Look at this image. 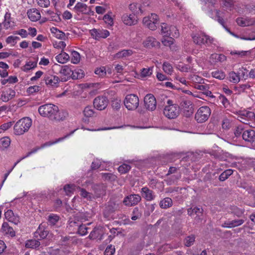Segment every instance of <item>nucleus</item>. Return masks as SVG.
<instances>
[{
    "mask_svg": "<svg viewBox=\"0 0 255 255\" xmlns=\"http://www.w3.org/2000/svg\"><path fill=\"white\" fill-rule=\"evenodd\" d=\"M38 112L42 117L47 118L53 121H63L67 116L66 112L59 111L58 107L52 104H46L40 106Z\"/></svg>",
    "mask_w": 255,
    "mask_h": 255,
    "instance_id": "nucleus-1",
    "label": "nucleus"
},
{
    "mask_svg": "<svg viewBox=\"0 0 255 255\" xmlns=\"http://www.w3.org/2000/svg\"><path fill=\"white\" fill-rule=\"evenodd\" d=\"M194 43L197 45H206L211 47H218L219 41L215 38L206 34L203 32H198L192 36Z\"/></svg>",
    "mask_w": 255,
    "mask_h": 255,
    "instance_id": "nucleus-2",
    "label": "nucleus"
},
{
    "mask_svg": "<svg viewBox=\"0 0 255 255\" xmlns=\"http://www.w3.org/2000/svg\"><path fill=\"white\" fill-rule=\"evenodd\" d=\"M32 125V120L28 117L23 118L18 120L14 126V133L16 135H22L27 132Z\"/></svg>",
    "mask_w": 255,
    "mask_h": 255,
    "instance_id": "nucleus-3",
    "label": "nucleus"
},
{
    "mask_svg": "<svg viewBox=\"0 0 255 255\" xmlns=\"http://www.w3.org/2000/svg\"><path fill=\"white\" fill-rule=\"evenodd\" d=\"M240 121L251 127L255 126V114L254 112L243 110L237 112Z\"/></svg>",
    "mask_w": 255,
    "mask_h": 255,
    "instance_id": "nucleus-4",
    "label": "nucleus"
},
{
    "mask_svg": "<svg viewBox=\"0 0 255 255\" xmlns=\"http://www.w3.org/2000/svg\"><path fill=\"white\" fill-rule=\"evenodd\" d=\"M168 105L164 109L163 114L168 119H175L179 114V107L176 104H173L171 100H168Z\"/></svg>",
    "mask_w": 255,
    "mask_h": 255,
    "instance_id": "nucleus-5",
    "label": "nucleus"
},
{
    "mask_svg": "<svg viewBox=\"0 0 255 255\" xmlns=\"http://www.w3.org/2000/svg\"><path fill=\"white\" fill-rule=\"evenodd\" d=\"M211 113V110L208 107L202 106L197 110L195 119L198 123H204L208 119Z\"/></svg>",
    "mask_w": 255,
    "mask_h": 255,
    "instance_id": "nucleus-6",
    "label": "nucleus"
},
{
    "mask_svg": "<svg viewBox=\"0 0 255 255\" xmlns=\"http://www.w3.org/2000/svg\"><path fill=\"white\" fill-rule=\"evenodd\" d=\"M124 105L128 110L136 109L139 105L138 97L134 94L128 95L124 100Z\"/></svg>",
    "mask_w": 255,
    "mask_h": 255,
    "instance_id": "nucleus-7",
    "label": "nucleus"
},
{
    "mask_svg": "<svg viewBox=\"0 0 255 255\" xmlns=\"http://www.w3.org/2000/svg\"><path fill=\"white\" fill-rule=\"evenodd\" d=\"M43 80L47 87L52 88L58 87L61 81L58 76L51 74L49 72L45 74Z\"/></svg>",
    "mask_w": 255,
    "mask_h": 255,
    "instance_id": "nucleus-8",
    "label": "nucleus"
},
{
    "mask_svg": "<svg viewBox=\"0 0 255 255\" xmlns=\"http://www.w3.org/2000/svg\"><path fill=\"white\" fill-rule=\"evenodd\" d=\"M158 16L155 13H152L150 15L145 17L143 19V23L149 29L154 30L156 28V24L158 22Z\"/></svg>",
    "mask_w": 255,
    "mask_h": 255,
    "instance_id": "nucleus-9",
    "label": "nucleus"
},
{
    "mask_svg": "<svg viewBox=\"0 0 255 255\" xmlns=\"http://www.w3.org/2000/svg\"><path fill=\"white\" fill-rule=\"evenodd\" d=\"M182 158V159H184L185 158H208L206 153L203 151H197L195 152H187L186 153H181L180 154H177L176 156H174V157H178Z\"/></svg>",
    "mask_w": 255,
    "mask_h": 255,
    "instance_id": "nucleus-10",
    "label": "nucleus"
},
{
    "mask_svg": "<svg viewBox=\"0 0 255 255\" xmlns=\"http://www.w3.org/2000/svg\"><path fill=\"white\" fill-rule=\"evenodd\" d=\"M91 36L95 40L106 38L110 35V32L103 28H93L90 30Z\"/></svg>",
    "mask_w": 255,
    "mask_h": 255,
    "instance_id": "nucleus-11",
    "label": "nucleus"
},
{
    "mask_svg": "<svg viewBox=\"0 0 255 255\" xmlns=\"http://www.w3.org/2000/svg\"><path fill=\"white\" fill-rule=\"evenodd\" d=\"M187 213L188 215L190 216H193L195 215V220L198 222L203 219V209L201 206H192L188 209Z\"/></svg>",
    "mask_w": 255,
    "mask_h": 255,
    "instance_id": "nucleus-12",
    "label": "nucleus"
},
{
    "mask_svg": "<svg viewBox=\"0 0 255 255\" xmlns=\"http://www.w3.org/2000/svg\"><path fill=\"white\" fill-rule=\"evenodd\" d=\"M120 209V207L118 203L114 201L109 202L103 212L104 217L107 219L109 218L111 214Z\"/></svg>",
    "mask_w": 255,
    "mask_h": 255,
    "instance_id": "nucleus-13",
    "label": "nucleus"
},
{
    "mask_svg": "<svg viewBox=\"0 0 255 255\" xmlns=\"http://www.w3.org/2000/svg\"><path fill=\"white\" fill-rule=\"evenodd\" d=\"M141 199L138 194H130L125 197L123 203L127 206L131 207L137 205Z\"/></svg>",
    "mask_w": 255,
    "mask_h": 255,
    "instance_id": "nucleus-14",
    "label": "nucleus"
},
{
    "mask_svg": "<svg viewBox=\"0 0 255 255\" xmlns=\"http://www.w3.org/2000/svg\"><path fill=\"white\" fill-rule=\"evenodd\" d=\"M94 106L98 110H103L106 109L109 104V100L106 97L99 96L94 100Z\"/></svg>",
    "mask_w": 255,
    "mask_h": 255,
    "instance_id": "nucleus-15",
    "label": "nucleus"
},
{
    "mask_svg": "<svg viewBox=\"0 0 255 255\" xmlns=\"http://www.w3.org/2000/svg\"><path fill=\"white\" fill-rule=\"evenodd\" d=\"M144 105L146 109L149 111H153L156 108V101L152 94H147L144 99Z\"/></svg>",
    "mask_w": 255,
    "mask_h": 255,
    "instance_id": "nucleus-16",
    "label": "nucleus"
},
{
    "mask_svg": "<svg viewBox=\"0 0 255 255\" xmlns=\"http://www.w3.org/2000/svg\"><path fill=\"white\" fill-rule=\"evenodd\" d=\"M49 234V230L45 225L41 224L34 233V237L38 240L44 239Z\"/></svg>",
    "mask_w": 255,
    "mask_h": 255,
    "instance_id": "nucleus-17",
    "label": "nucleus"
},
{
    "mask_svg": "<svg viewBox=\"0 0 255 255\" xmlns=\"http://www.w3.org/2000/svg\"><path fill=\"white\" fill-rule=\"evenodd\" d=\"M181 107L186 117H190L193 113V106L190 100H184L181 103Z\"/></svg>",
    "mask_w": 255,
    "mask_h": 255,
    "instance_id": "nucleus-18",
    "label": "nucleus"
},
{
    "mask_svg": "<svg viewBox=\"0 0 255 255\" xmlns=\"http://www.w3.org/2000/svg\"><path fill=\"white\" fill-rule=\"evenodd\" d=\"M122 20L125 24L128 26L134 25L137 23L134 14L125 13L122 16Z\"/></svg>",
    "mask_w": 255,
    "mask_h": 255,
    "instance_id": "nucleus-19",
    "label": "nucleus"
},
{
    "mask_svg": "<svg viewBox=\"0 0 255 255\" xmlns=\"http://www.w3.org/2000/svg\"><path fill=\"white\" fill-rule=\"evenodd\" d=\"M73 10L77 14L82 13L84 14H89V8L85 3L78 2L73 8Z\"/></svg>",
    "mask_w": 255,
    "mask_h": 255,
    "instance_id": "nucleus-20",
    "label": "nucleus"
},
{
    "mask_svg": "<svg viewBox=\"0 0 255 255\" xmlns=\"http://www.w3.org/2000/svg\"><path fill=\"white\" fill-rule=\"evenodd\" d=\"M15 92L11 89H8L2 92L0 100L4 102H7L14 97Z\"/></svg>",
    "mask_w": 255,
    "mask_h": 255,
    "instance_id": "nucleus-21",
    "label": "nucleus"
},
{
    "mask_svg": "<svg viewBox=\"0 0 255 255\" xmlns=\"http://www.w3.org/2000/svg\"><path fill=\"white\" fill-rule=\"evenodd\" d=\"M6 219L15 225H17L19 223V217L15 215L11 210H8L4 213Z\"/></svg>",
    "mask_w": 255,
    "mask_h": 255,
    "instance_id": "nucleus-22",
    "label": "nucleus"
},
{
    "mask_svg": "<svg viewBox=\"0 0 255 255\" xmlns=\"http://www.w3.org/2000/svg\"><path fill=\"white\" fill-rule=\"evenodd\" d=\"M141 194L143 198L147 201H152L155 197L154 192L146 187L141 188Z\"/></svg>",
    "mask_w": 255,
    "mask_h": 255,
    "instance_id": "nucleus-23",
    "label": "nucleus"
},
{
    "mask_svg": "<svg viewBox=\"0 0 255 255\" xmlns=\"http://www.w3.org/2000/svg\"><path fill=\"white\" fill-rule=\"evenodd\" d=\"M245 222L243 219H237L231 221H227L222 224V227L224 228H231L239 226L242 225Z\"/></svg>",
    "mask_w": 255,
    "mask_h": 255,
    "instance_id": "nucleus-24",
    "label": "nucleus"
},
{
    "mask_svg": "<svg viewBox=\"0 0 255 255\" xmlns=\"http://www.w3.org/2000/svg\"><path fill=\"white\" fill-rule=\"evenodd\" d=\"M144 47L146 48H151L153 47H158L160 43L153 37H148L143 42Z\"/></svg>",
    "mask_w": 255,
    "mask_h": 255,
    "instance_id": "nucleus-25",
    "label": "nucleus"
},
{
    "mask_svg": "<svg viewBox=\"0 0 255 255\" xmlns=\"http://www.w3.org/2000/svg\"><path fill=\"white\" fill-rule=\"evenodd\" d=\"M27 13L29 18L32 21H36L41 17L40 12L36 8L28 10Z\"/></svg>",
    "mask_w": 255,
    "mask_h": 255,
    "instance_id": "nucleus-26",
    "label": "nucleus"
},
{
    "mask_svg": "<svg viewBox=\"0 0 255 255\" xmlns=\"http://www.w3.org/2000/svg\"><path fill=\"white\" fill-rule=\"evenodd\" d=\"M1 230L2 232L6 235L13 237L15 236V231L13 228L9 226L6 222H4L2 225Z\"/></svg>",
    "mask_w": 255,
    "mask_h": 255,
    "instance_id": "nucleus-27",
    "label": "nucleus"
},
{
    "mask_svg": "<svg viewBox=\"0 0 255 255\" xmlns=\"http://www.w3.org/2000/svg\"><path fill=\"white\" fill-rule=\"evenodd\" d=\"M214 12L216 13V17L217 18L218 21L224 27V28L232 35L237 37L239 38V36L234 33L233 32H231L225 25L224 24V21L223 18V16L222 15V13L221 12L218 10H215Z\"/></svg>",
    "mask_w": 255,
    "mask_h": 255,
    "instance_id": "nucleus-28",
    "label": "nucleus"
},
{
    "mask_svg": "<svg viewBox=\"0 0 255 255\" xmlns=\"http://www.w3.org/2000/svg\"><path fill=\"white\" fill-rule=\"evenodd\" d=\"M255 136V131L253 129H247L244 131L242 137L246 141L249 143Z\"/></svg>",
    "mask_w": 255,
    "mask_h": 255,
    "instance_id": "nucleus-29",
    "label": "nucleus"
},
{
    "mask_svg": "<svg viewBox=\"0 0 255 255\" xmlns=\"http://www.w3.org/2000/svg\"><path fill=\"white\" fill-rule=\"evenodd\" d=\"M129 8L133 12L132 14H134V15L141 14L143 13V10L140 3L133 2L129 4Z\"/></svg>",
    "mask_w": 255,
    "mask_h": 255,
    "instance_id": "nucleus-30",
    "label": "nucleus"
},
{
    "mask_svg": "<svg viewBox=\"0 0 255 255\" xmlns=\"http://www.w3.org/2000/svg\"><path fill=\"white\" fill-rule=\"evenodd\" d=\"M57 61L60 63L64 64L66 63L70 59L69 55L65 52L62 51L55 57Z\"/></svg>",
    "mask_w": 255,
    "mask_h": 255,
    "instance_id": "nucleus-31",
    "label": "nucleus"
},
{
    "mask_svg": "<svg viewBox=\"0 0 255 255\" xmlns=\"http://www.w3.org/2000/svg\"><path fill=\"white\" fill-rule=\"evenodd\" d=\"M133 52L131 50H123L117 52L114 55V58L116 59L123 58L128 57L132 54Z\"/></svg>",
    "mask_w": 255,
    "mask_h": 255,
    "instance_id": "nucleus-32",
    "label": "nucleus"
},
{
    "mask_svg": "<svg viewBox=\"0 0 255 255\" xmlns=\"http://www.w3.org/2000/svg\"><path fill=\"white\" fill-rule=\"evenodd\" d=\"M39 240H29L26 242L25 246L26 248L37 249L40 245Z\"/></svg>",
    "mask_w": 255,
    "mask_h": 255,
    "instance_id": "nucleus-33",
    "label": "nucleus"
},
{
    "mask_svg": "<svg viewBox=\"0 0 255 255\" xmlns=\"http://www.w3.org/2000/svg\"><path fill=\"white\" fill-rule=\"evenodd\" d=\"M2 24L5 29L11 28L13 26V22L11 20L10 13H6L5 14L4 20Z\"/></svg>",
    "mask_w": 255,
    "mask_h": 255,
    "instance_id": "nucleus-34",
    "label": "nucleus"
},
{
    "mask_svg": "<svg viewBox=\"0 0 255 255\" xmlns=\"http://www.w3.org/2000/svg\"><path fill=\"white\" fill-rule=\"evenodd\" d=\"M84 76V72L83 70L76 68L74 70H72L71 78L73 79H78L82 78Z\"/></svg>",
    "mask_w": 255,
    "mask_h": 255,
    "instance_id": "nucleus-35",
    "label": "nucleus"
},
{
    "mask_svg": "<svg viewBox=\"0 0 255 255\" xmlns=\"http://www.w3.org/2000/svg\"><path fill=\"white\" fill-rule=\"evenodd\" d=\"M234 126L233 122L231 118H224L222 121V128L225 130H229Z\"/></svg>",
    "mask_w": 255,
    "mask_h": 255,
    "instance_id": "nucleus-36",
    "label": "nucleus"
},
{
    "mask_svg": "<svg viewBox=\"0 0 255 255\" xmlns=\"http://www.w3.org/2000/svg\"><path fill=\"white\" fill-rule=\"evenodd\" d=\"M172 204V199L170 198L166 197L160 201L159 206L162 209H167L171 207Z\"/></svg>",
    "mask_w": 255,
    "mask_h": 255,
    "instance_id": "nucleus-37",
    "label": "nucleus"
},
{
    "mask_svg": "<svg viewBox=\"0 0 255 255\" xmlns=\"http://www.w3.org/2000/svg\"><path fill=\"white\" fill-rule=\"evenodd\" d=\"M59 73L66 77L67 78H69L71 77L72 69L69 66H62L61 67Z\"/></svg>",
    "mask_w": 255,
    "mask_h": 255,
    "instance_id": "nucleus-38",
    "label": "nucleus"
},
{
    "mask_svg": "<svg viewBox=\"0 0 255 255\" xmlns=\"http://www.w3.org/2000/svg\"><path fill=\"white\" fill-rule=\"evenodd\" d=\"M161 33L164 37L171 36V26H169L166 23H163L161 25Z\"/></svg>",
    "mask_w": 255,
    "mask_h": 255,
    "instance_id": "nucleus-39",
    "label": "nucleus"
},
{
    "mask_svg": "<svg viewBox=\"0 0 255 255\" xmlns=\"http://www.w3.org/2000/svg\"><path fill=\"white\" fill-rule=\"evenodd\" d=\"M153 67H150L148 68H142L140 73V76L141 78H145L149 77L151 75L153 72Z\"/></svg>",
    "mask_w": 255,
    "mask_h": 255,
    "instance_id": "nucleus-40",
    "label": "nucleus"
},
{
    "mask_svg": "<svg viewBox=\"0 0 255 255\" xmlns=\"http://www.w3.org/2000/svg\"><path fill=\"white\" fill-rule=\"evenodd\" d=\"M211 59H212L213 62H223L226 60V57L222 54H213L211 56Z\"/></svg>",
    "mask_w": 255,
    "mask_h": 255,
    "instance_id": "nucleus-41",
    "label": "nucleus"
},
{
    "mask_svg": "<svg viewBox=\"0 0 255 255\" xmlns=\"http://www.w3.org/2000/svg\"><path fill=\"white\" fill-rule=\"evenodd\" d=\"M10 143V138L8 137H4L0 139V149L3 150L7 148Z\"/></svg>",
    "mask_w": 255,
    "mask_h": 255,
    "instance_id": "nucleus-42",
    "label": "nucleus"
},
{
    "mask_svg": "<svg viewBox=\"0 0 255 255\" xmlns=\"http://www.w3.org/2000/svg\"><path fill=\"white\" fill-rule=\"evenodd\" d=\"M36 62L29 61L27 62L26 64L22 67V70L24 72H27L29 70L34 68L36 67Z\"/></svg>",
    "mask_w": 255,
    "mask_h": 255,
    "instance_id": "nucleus-43",
    "label": "nucleus"
},
{
    "mask_svg": "<svg viewBox=\"0 0 255 255\" xmlns=\"http://www.w3.org/2000/svg\"><path fill=\"white\" fill-rule=\"evenodd\" d=\"M162 69L165 73L170 75H171L173 72L172 66L168 62H164L163 63Z\"/></svg>",
    "mask_w": 255,
    "mask_h": 255,
    "instance_id": "nucleus-44",
    "label": "nucleus"
},
{
    "mask_svg": "<svg viewBox=\"0 0 255 255\" xmlns=\"http://www.w3.org/2000/svg\"><path fill=\"white\" fill-rule=\"evenodd\" d=\"M101 176L105 181H114L117 178V176L111 173H102Z\"/></svg>",
    "mask_w": 255,
    "mask_h": 255,
    "instance_id": "nucleus-45",
    "label": "nucleus"
},
{
    "mask_svg": "<svg viewBox=\"0 0 255 255\" xmlns=\"http://www.w3.org/2000/svg\"><path fill=\"white\" fill-rule=\"evenodd\" d=\"M59 220V217L54 214H50L48 217V223L49 225L54 226L58 222Z\"/></svg>",
    "mask_w": 255,
    "mask_h": 255,
    "instance_id": "nucleus-46",
    "label": "nucleus"
},
{
    "mask_svg": "<svg viewBox=\"0 0 255 255\" xmlns=\"http://www.w3.org/2000/svg\"><path fill=\"white\" fill-rule=\"evenodd\" d=\"M229 77L230 81L232 83H238L240 81V75L234 71H232L229 73Z\"/></svg>",
    "mask_w": 255,
    "mask_h": 255,
    "instance_id": "nucleus-47",
    "label": "nucleus"
},
{
    "mask_svg": "<svg viewBox=\"0 0 255 255\" xmlns=\"http://www.w3.org/2000/svg\"><path fill=\"white\" fill-rule=\"evenodd\" d=\"M81 56L80 54L76 51L71 52V62L73 64H78L80 62Z\"/></svg>",
    "mask_w": 255,
    "mask_h": 255,
    "instance_id": "nucleus-48",
    "label": "nucleus"
},
{
    "mask_svg": "<svg viewBox=\"0 0 255 255\" xmlns=\"http://www.w3.org/2000/svg\"><path fill=\"white\" fill-rule=\"evenodd\" d=\"M244 212V209H240L236 206H233L231 208V213L238 217H241Z\"/></svg>",
    "mask_w": 255,
    "mask_h": 255,
    "instance_id": "nucleus-49",
    "label": "nucleus"
},
{
    "mask_svg": "<svg viewBox=\"0 0 255 255\" xmlns=\"http://www.w3.org/2000/svg\"><path fill=\"white\" fill-rule=\"evenodd\" d=\"M212 75L214 78L219 80H223L226 77L225 73L221 70H216L212 72Z\"/></svg>",
    "mask_w": 255,
    "mask_h": 255,
    "instance_id": "nucleus-50",
    "label": "nucleus"
},
{
    "mask_svg": "<svg viewBox=\"0 0 255 255\" xmlns=\"http://www.w3.org/2000/svg\"><path fill=\"white\" fill-rule=\"evenodd\" d=\"M189 79L192 82L196 84H203L204 83V79L201 77L196 75H191L189 77Z\"/></svg>",
    "mask_w": 255,
    "mask_h": 255,
    "instance_id": "nucleus-51",
    "label": "nucleus"
},
{
    "mask_svg": "<svg viewBox=\"0 0 255 255\" xmlns=\"http://www.w3.org/2000/svg\"><path fill=\"white\" fill-rule=\"evenodd\" d=\"M95 73L101 77H105L106 76V67L101 66L97 68L95 70Z\"/></svg>",
    "mask_w": 255,
    "mask_h": 255,
    "instance_id": "nucleus-52",
    "label": "nucleus"
},
{
    "mask_svg": "<svg viewBox=\"0 0 255 255\" xmlns=\"http://www.w3.org/2000/svg\"><path fill=\"white\" fill-rule=\"evenodd\" d=\"M83 114L85 117L89 118L94 116L95 112L92 107L87 106L85 108L83 111Z\"/></svg>",
    "mask_w": 255,
    "mask_h": 255,
    "instance_id": "nucleus-53",
    "label": "nucleus"
},
{
    "mask_svg": "<svg viewBox=\"0 0 255 255\" xmlns=\"http://www.w3.org/2000/svg\"><path fill=\"white\" fill-rule=\"evenodd\" d=\"M51 31L54 33L55 37L58 39H63L65 37V33L56 28L51 29Z\"/></svg>",
    "mask_w": 255,
    "mask_h": 255,
    "instance_id": "nucleus-54",
    "label": "nucleus"
},
{
    "mask_svg": "<svg viewBox=\"0 0 255 255\" xmlns=\"http://www.w3.org/2000/svg\"><path fill=\"white\" fill-rule=\"evenodd\" d=\"M75 189V185L74 184H67L64 187V190L68 196H70Z\"/></svg>",
    "mask_w": 255,
    "mask_h": 255,
    "instance_id": "nucleus-55",
    "label": "nucleus"
},
{
    "mask_svg": "<svg viewBox=\"0 0 255 255\" xmlns=\"http://www.w3.org/2000/svg\"><path fill=\"white\" fill-rule=\"evenodd\" d=\"M130 168L131 167L129 164L124 163L119 167L118 171L121 174H125L129 171Z\"/></svg>",
    "mask_w": 255,
    "mask_h": 255,
    "instance_id": "nucleus-56",
    "label": "nucleus"
},
{
    "mask_svg": "<svg viewBox=\"0 0 255 255\" xmlns=\"http://www.w3.org/2000/svg\"><path fill=\"white\" fill-rule=\"evenodd\" d=\"M195 237L194 235H191L186 237L184 240V245L186 247H190L195 242Z\"/></svg>",
    "mask_w": 255,
    "mask_h": 255,
    "instance_id": "nucleus-57",
    "label": "nucleus"
},
{
    "mask_svg": "<svg viewBox=\"0 0 255 255\" xmlns=\"http://www.w3.org/2000/svg\"><path fill=\"white\" fill-rule=\"evenodd\" d=\"M40 90V87L37 85L30 86L27 88L26 92L27 94L31 95L38 92Z\"/></svg>",
    "mask_w": 255,
    "mask_h": 255,
    "instance_id": "nucleus-58",
    "label": "nucleus"
},
{
    "mask_svg": "<svg viewBox=\"0 0 255 255\" xmlns=\"http://www.w3.org/2000/svg\"><path fill=\"white\" fill-rule=\"evenodd\" d=\"M96 188V194L98 197H100L102 195L105 194V187L104 186L97 185Z\"/></svg>",
    "mask_w": 255,
    "mask_h": 255,
    "instance_id": "nucleus-59",
    "label": "nucleus"
},
{
    "mask_svg": "<svg viewBox=\"0 0 255 255\" xmlns=\"http://www.w3.org/2000/svg\"><path fill=\"white\" fill-rule=\"evenodd\" d=\"M155 204H146V210L145 211L144 214L147 216H149L150 214L155 210Z\"/></svg>",
    "mask_w": 255,
    "mask_h": 255,
    "instance_id": "nucleus-60",
    "label": "nucleus"
},
{
    "mask_svg": "<svg viewBox=\"0 0 255 255\" xmlns=\"http://www.w3.org/2000/svg\"><path fill=\"white\" fill-rule=\"evenodd\" d=\"M78 233L81 236H84L88 233V228L85 225H78Z\"/></svg>",
    "mask_w": 255,
    "mask_h": 255,
    "instance_id": "nucleus-61",
    "label": "nucleus"
},
{
    "mask_svg": "<svg viewBox=\"0 0 255 255\" xmlns=\"http://www.w3.org/2000/svg\"><path fill=\"white\" fill-rule=\"evenodd\" d=\"M17 40H19L18 37L11 35L7 37L5 41L7 44H11L14 45Z\"/></svg>",
    "mask_w": 255,
    "mask_h": 255,
    "instance_id": "nucleus-62",
    "label": "nucleus"
},
{
    "mask_svg": "<svg viewBox=\"0 0 255 255\" xmlns=\"http://www.w3.org/2000/svg\"><path fill=\"white\" fill-rule=\"evenodd\" d=\"M161 42L164 45L170 46L173 43L174 39L172 37L168 36L167 38H163Z\"/></svg>",
    "mask_w": 255,
    "mask_h": 255,
    "instance_id": "nucleus-63",
    "label": "nucleus"
},
{
    "mask_svg": "<svg viewBox=\"0 0 255 255\" xmlns=\"http://www.w3.org/2000/svg\"><path fill=\"white\" fill-rule=\"evenodd\" d=\"M115 252V247L112 245H109L107 247L104 252V255H113Z\"/></svg>",
    "mask_w": 255,
    "mask_h": 255,
    "instance_id": "nucleus-64",
    "label": "nucleus"
}]
</instances>
